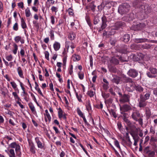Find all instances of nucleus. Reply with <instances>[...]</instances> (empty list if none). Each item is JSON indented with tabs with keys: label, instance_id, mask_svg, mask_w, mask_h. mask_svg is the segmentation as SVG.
<instances>
[{
	"label": "nucleus",
	"instance_id": "nucleus-60",
	"mask_svg": "<svg viewBox=\"0 0 157 157\" xmlns=\"http://www.w3.org/2000/svg\"><path fill=\"white\" fill-rule=\"evenodd\" d=\"M110 113L115 118H116L117 117V115L116 113L114 111V110H112Z\"/></svg>",
	"mask_w": 157,
	"mask_h": 157
},
{
	"label": "nucleus",
	"instance_id": "nucleus-7",
	"mask_svg": "<svg viewBox=\"0 0 157 157\" xmlns=\"http://www.w3.org/2000/svg\"><path fill=\"white\" fill-rule=\"evenodd\" d=\"M140 100L139 103V106L140 108H144L146 106L147 102L143 98V94H141L140 95Z\"/></svg>",
	"mask_w": 157,
	"mask_h": 157
},
{
	"label": "nucleus",
	"instance_id": "nucleus-59",
	"mask_svg": "<svg viewBox=\"0 0 157 157\" xmlns=\"http://www.w3.org/2000/svg\"><path fill=\"white\" fill-rule=\"evenodd\" d=\"M31 95L32 98H33L34 101L38 105V103L36 101V99L33 93H31Z\"/></svg>",
	"mask_w": 157,
	"mask_h": 157
},
{
	"label": "nucleus",
	"instance_id": "nucleus-42",
	"mask_svg": "<svg viewBox=\"0 0 157 157\" xmlns=\"http://www.w3.org/2000/svg\"><path fill=\"white\" fill-rule=\"evenodd\" d=\"M114 140H115V141H114V144L119 149L121 150V148L118 141L115 139H114Z\"/></svg>",
	"mask_w": 157,
	"mask_h": 157
},
{
	"label": "nucleus",
	"instance_id": "nucleus-48",
	"mask_svg": "<svg viewBox=\"0 0 157 157\" xmlns=\"http://www.w3.org/2000/svg\"><path fill=\"white\" fill-rule=\"evenodd\" d=\"M13 46L14 47V49L13 50V52L14 54H16L18 50V46L16 44H14Z\"/></svg>",
	"mask_w": 157,
	"mask_h": 157
},
{
	"label": "nucleus",
	"instance_id": "nucleus-15",
	"mask_svg": "<svg viewBox=\"0 0 157 157\" xmlns=\"http://www.w3.org/2000/svg\"><path fill=\"white\" fill-rule=\"evenodd\" d=\"M60 44L57 41H55L53 44V47L54 50L56 51L59 50L60 48Z\"/></svg>",
	"mask_w": 157,
	"mask_h": 157
},
{
	"label": "nucleus",
	"instance_id": "nucleus-8",
	"mask_svg": "<svg viewBox=\"0 0 157 157\" xmlns=\"http://www.w3.org/2000/svg\"><path fill=\"white\" fill-rule=\"evenodd\" d=\"M145 26V24L144 23H138L136 25H134L132 26L133 29L135 30H141L143 29Z\"/></svg>",
	"mask_w": 157,
	"mask_h": 157
},
{
	"label": "nucleus",
	"instance_id": "nucleus-10",
	"mask_svg": "<svg viewBox=\"0 0 157 157\" xmlns=\"http://www.w3.org/2000/svg\"><path fill=\"white\" fill-rule=\"evenodd\" d=\"M119 101L121 103L128 102L129 101V96L127 94H124L122 96Z\"/></svg>",
	"mask_w": 157,
	"mask_h": 157
},
{
	"label": "nucleus",
	"instance_id": "nucleus-31",
	"mask_svg": "<svg viewBox=\"0 0 157 157\" xmlns=\"http://www.w3.org/2000/svg\"><path fill=\"white\" fill-rule=\"evenodd\" d=\"M72 59L73 61H76L79 60L80 57L78 55L75 54L72 56Z\"/></svg>",
	"mask_w": 157,
	"mask_h": 157
},
{
	"label": "nucleus",
	"instance_id": "nucleus-12",
	"mask_svg": "<svg viewBox=\"0 0 157 157\" xmlns=\"http://www.w3.org/2000/svg\"><path fill=\"white\" fill-rule=\"evenodd\" d=\"M131 117L134 120H137V118L140 117V114L138 111L135 110L132 112Z\"/></svg>",
	"mask_w": 157,
	"mask_h": 157
},
{
	"label": "nucleus",
	"instance_id": "nucleus-4",
	"mask_svg": "<svg viewBox=\"0 0 157 157\" xmlns=\"http://www.w3.org/2000/svg\"><path fill=\"white\" fill-rule=\"evenodd\" d=\"M127 74L129 76L132 78H135L138 75V73L137 70L131 69L128 71Z\"/></svg>",
	"mask_w": 157,
	"mask_h": 157
},
{
	"label": "nucleus",
	"instance_id": "nucleus-13",
	"mask_svg": "<svg viewBox=\"0 0 157 157\" xmlns=\"http://www.w3.org/2000/svg\"><path fill=\"white\" fill-rule=\"evenodd\" d=\"M35 140L36 143L37 144L38 147L41 149L44 148V144L42 143V142L40 140L39 137H36L35 138Z\"/></svg>",
	"mask_w": 157,
	"mask_h": 157
},
{
	"label": "nucleus",
	"instance_id": "nucleus-23",
	"mask_svg": "<svg viewBox=\"0 0 157 157\" xmlns=\"http://www.w3.org/2000/svg\"><path fill=\"white\" fill-rule=\"evenodd\" d=\"M124 25V23L121 21L118 22L116 23L115 24V26L116 27V29H117L123 26Z\"/></svg>",
	"mask_w": 157,
	"mask_h": 157
},
{
	"label": "nucleus",
	"instance_id": "nucleus-41",
	"mask_svg": "<svg viewBox=\"0 0 157 157\" xmlns=\"http://www.w3.org/2000/svg\"><path fill=\"white\" fill-rule=\"evenodd\" d=\"M54 31L52 30H50L49 31V36L50 37L51 39L52 40H54Z\"/></svg>",
	"mask_w": 157,
	"mask_h": 157
},
{
	"label": "nucleus",
	"instance_id": "nucleus-52",
	"mask_svg": "<svg viewBox=\"0 0 157 157\" xmlns=\"http://www.w3.org/2000/svg\"><path fill=\"white\" fill-rule=\"evenodd\" d=\"M17 144L16 142H13L9 145V147L12 148H15Z\"/></svg>",
	"mask_w": 157,
	"mask_h": 157
},
{
	"label": "nucleus",
	"instance_id": "nucleus-26",
	"mask_svg": "<svg viewBox=\"0 0 157 157\" xmlns=\"http://www.w3.org/2000/svg\"><path fill=\"white\" fill-rule=\"evenodd\" d=\"M58 116L60 119H61L63 117V111L60 108H59L58 109Z\"/></svg>",
	"mask_w": 157,
	"mask_h": 157
},
{
	"label": "nucleus",
	"instance_id": "nucleus-25",
	"mask_svg": "<svg viewBox=\"0 0 157 157\" xmlns=\"http://www.w3.org/2000/svg\"><path fill=\"white\" fill-rule=\"evenodd\" d=\"M10 84L15 90L17 91L18 93H19V90L17 88V85L16 84V83L13 81L10 82Z\"/></svg>",
	"mask_w": 157,
	"mask_h": 157
},
{
	"label": "nucleus",
	"instance_id": "nucleus-54",
	"mask_svg": "<svg viewBox=\"0 0 157 157\" xmlns=\"http://www.w3.org/2000/svg\"><path fill=\"white\" fill-rule=\"evenodd\" d=\"M44 54H45V58L46 59L48 60H49V53L47 51H46L44 52Z\"/></svg>",
	"mask_w": 157,
	"mask_h": 157
},
{
	"label": "nucleus",
	"instance_id": "nucleus-37",
	"mask_svg": "<svg viewBox=\"0 0 157 157\" xmlns=\"http://www.w3.org/2000/svg\"><path fill=\"white\" fill-rule=\"evenodd\" d=\"M150 95V93L149 92H147L146 93L144 96L143 95V98L144 99L146 100L149 98Z\"/></svg>",
	"mask_w": 157,
	"mask_h": 157
},
{
	"label": "nucleus",
	"instance_id": "nucleus-22",
	"mask_svg": "<svg viewBox=\"0 0 157 157\" xmlns=\"http://www.w3.org/2000/svg\"><path fill=\"white\" fill-rule=\"evenodd\" d=\"M21 25L22 29H25L27 28V25L23 17H21Z\"/></svg>",
	"mask_w": 157,
	"mask_h": 157
},
{
	"label": "nucleus",
	"instance_id": "nucleus-14",
	"mask_svg": "<svg viewBox=\"0 0 157 157\" xmlns=\"http://www.w3.org/2000/svg\"><path fill=\"white\" fill-rule=\"evenodd\" d=\"M29 144L31 152L33 154H35L36 151L35 145L33 142H29Z\"/></svg>",
	"mask_w": 157,
	"mask_h": 157
},
{
	"label": "nucleus",
	"instance_id": "nucleus-46",
	"mask_svg": "<svg viewBox=\"0 0 157 157\" xmlns=\"http://www.w3.org/2000/svg\"><path fill=\"white\" fill-rule=\"evenodd\" d=\"M78 75L79 78L81 80H82L84 77V74L83 72H79L78 73Z\"/></svg>",
	"mask_w": 157,
	"mask_h": 157
},
{
	"label": "nucleus",
	"instance_id": "nucleus-1",
	"mask_svg": "<svg viewBox=\"0 0 157 157\" xmlns=\"http://www.w3.org/2000/svg\"><path fill=\"white\" fill-rule=\"evenodd\" d=\"M122 81L124 82L127 83L126 84V89L129 92H132L135 90L136 83L134 82L131 78L126 77L122 76Z\"/></svg>",
	"mask_w": 157,
	"mask_h": 157
},
{
	"label": "nucleus",
	"instance_id": "nucleus-32",
	"mask_svg": "<svg viewBox=\"0 0 157 157\" xmlns=\"http://www.w3.org/2000/svg\"><path fill=\"white\" fill-rule=\"evenodd\" d=\"M50 1L51 3L52 4L54 3L55 1L53 0H47L46 3V6L48 8H49L51 6Z\"/></svg>",
	"mask_w": 157,
	"mask_h": 157
},
{
	"label": "nucleus",
	"instance_id": "nucleus-3",
	"mask_svg": "<svg viewBox=\"0 0 157 157\" xmlns=\"http://www.w3.org/2000/svg\"><path fill=\"white\" fill-rule=\"evenodd\" d=\"M149 70L150 71L147 72L146 74L147 76L150 78H155L156 77V74H157V69L155 68L150 67Z\"/></svg>",
	"mask_w": 157,
	"mask_h": 157
},
{
	"label": "nucleus",
	"instance_id": "nucleus-17",
	"mask_svg": "<svg viewBox=\"0 0 157 157\" xmlns=\"http://www.w3.org/2000/svg\"><path fill=\"white\" fill-rule=\"evenodd\" d=\"M145 114L146 118L148 119L151 115V112L150 109L148 107L145 108Z\"/></svg>",
	"mask_w": 157,
	"mask_h": 157
},
{
	"label": "nucleus",
	"instance_id": "nucleus-19",
	"mask_svg": "<svg viewBox=\"0 0 157 157\" xmlns=\"http://www.w3.org/2000/svg\"><path fill=\"white\" fill-rule=\"evenodd\" d=\"M68 38L71 40H73L75 38V34L73 32L69 33Z\"/></svg>",
	"mask_w": 157,
	"mask_h": 157
},
{
	"label": "nucleus",
	"instance_id": "nucleus-63",
	"mask_svg": "<svg viewBox=\"0 0 157 157\" xmlns=\"http://www.w3.org/2000/svg\"><path fill=\"white\" fill-rule=\"evenodd\" d=\"M6 59L8 61H11L12 59V56L11 55L7 56L6 57Z\"/></svg>",
	"mask_w": 157,
	"mask_h": 157
},
{
	"label": "nucleus",
	"instance_id": "nucleus-64",
	"mask_svg": "<svg viewBox=\"0 0 157 157\" xmlns=\"http://www.w3.org/2000/svg\"><path fill=\"white\" fill-rule=\"evenodd\" d=\"M153 93L157 97L156 99L157 100V88H155L153 90Z\"/></svg>",
	"mask_w": 157,
	"mask_h": 157
},
{
	"label": "nucleus",
	"instance_id": "nucleus-27",
	"mask_svg": "<svg viewBox=\"0 0 157 157\" xmlns=\"http://www.w3.org/2000/svg\"><path fill=\"white\" fill-rule=\"evenodd\" d=\"M28 105L33 113H34L36 112L35 107L32 102L29 103Z\"/></svg>",
	"mask_w": 157,
	"mask_h": 157
},
{
	"label": "nucleus",
	"instance_id": "nucleus-34",
	"mask_svg": "<svg viewBox=\"0 0 157 157\" xmlns=\"http://www.w3.org/2000/svg\"><path fill=\"white\" fill-rule=\"evenodd\" d=\"M151 47L150 45L147 44H145L141 45V47L143 49H148Z\"/></svg>",
	"mask_w": 157,
	"mask_h": 157
},
{
	"label": "nucleus",
	"instance_id": "nucleus-16",
	"mask_svg": "<svg viewBox=\"0 0 157 157\" xmlns=\"http://www.w3.org/2000/svg\"><path fill=\"white\" fill-rule=\"evenodd\" d=\"M147 39L145 38H135L134 39L135 42L137 43H142L147 41Z\"/></svg>",
	"mask_w": 157,
	"mask_h": 157
},
{
	"label": "nucleus",
	"instance_id": "nucleus-58",
	"mask_svg": "<svg viewBox=\"0 0 157 157\" xmlns=\"http://www.w3.org/2000/svg\"><path fill=\"white\" fill-rule=\"evenodd\" d=\"M136 121H138L139 124L141 125H142L143 123V119L141 118H140L139 119L137 118V120H135Z\"/></svg>",
	"mask_w": 157,
	"mask_h": 157
},
{
	"label": "nucleus",
	"instance_id": "nucleus-36",
	"mask_svg": "<svg viewBox=\"0 0 157 157\" xmlns=\"http://www.w3.org/2000/svg\"><path fill=\"white\" fill-rule=\"evenodd\" d=\"M75 95H76V98H77L78 101L79 102H82V100L81 99V98L82 97V95L81 94H80L78 95V94L77 92H76L75 90Z\"/></svg>",
	"mask_w": 157,
	"mask_h": 157
},
{
	"label": "nucleus",
	"instance_id": "nucleus-51",
	"mask_svg": "<svg viewBox=\"0 0 157 157\" xmlns=\"http://www.w3.org/2000/svg\"><path fill=\"white\" fill-rule=\"evenodd\" d=\"M58 8L55 6H52L51 10L52 12H57L58 11Z\"/></svg>",
	"mask_w": 157,
	"mask_h": 157
},
{
	"label": "nucleus",
	"instance_id": "nucleus-29",
	"mask_svg": "<svg viewBox=\"0 0 157 157\" xmlns=\"http://www.w3.org/2000/svg\"><path fill=\"white\" fill-rule=\"evenodd\" d=\"M121 113L123 115V119L125 122L129 120L127 118L128 116V113H125V112L122 113L121 112Z\"/></svg>",
	"mask_w": 157,
	"mask_h": 157
},
{
	"label": "nucleus",
	"instance_id": "nucleus-50",
	"mask_svg": "<svg viewBox=\"0 0 157 157\" xmlns=\"http://www.w3.org/2000/svg\"><path fill=\"white\" fill-rule=\"evenodd\" d=\"M21 39V37L20 36H17L14 38V40L16 43H18Z\"/></svg>",
	"mask_w": 157,
	"mask_h": 157
},
{
	"label": "nucleus",
	"instance_id": "nucleus-49",
	"mask_svg": "<svg viewBox=\"0 0 157 157\" xmlns=\"http://www.w3.org/2000/svg\"><path fill=\"white\" fill-rule=\"evenodd\" d=\"M130 134L134 140H139V137L137 135L134 134L132 133H130Z\"/></svg>",
	"mask_w": 157,
	"mask_h": 157
},
{
	"label": "nucleus",
	"instance_id": "nucleus-39",
	"mask_svg": "<svg viewBox=\"0 0 157 157\" xmlns=\"http://www.w3.org/2000/svg\"><path fill=\"white\" fill-rule=\"evenodd\" d=\"M101 95L103 98L105 99V100L106 99L109 98L110 96V94L109 93H106L103 92H102Z\"/></svg>",
	"mask_w": 157,
	"mask_h": 157
},
{
	"label": "nucleus",
	"instance_id": "nucleus-9",
	"mask_svg": "<svg viewBox=\"0 0 157 157\" xmlns=\"http://www.w3.org/2000/svg\"><path fill=\"white\" fill-rule=\"evenodd\" d=\"M120 109L121 112H125L131 110V107L129 105L124 104L122 106H120Z\"/></svg>",
	"mask_w": 157,
	"mask_h": 157
},
{
	"label": "nucleus",
	"instance_id": "nucleus-56",
	"mask_svg": "<svg viewBox=\"0 0 157 157\" xmlns=\"http://www.w3.org/2000/svg\"><path fill=\"white\" fill-rule=\"evenodd\" d=\"M155 154V152L154 151L150 152L148 153L149 157H154Z\"/></svg>",
	"mask_w": 157,
	"mask_h": 157
},
{
	"label": "nucleus",
	"instance_id": "nucleus-5",
	"mask_svg": "<svg viewBox=\"0 0 157 157\" xmlns=\"http://www.w3.org/2000/svg\"><path fill=\"white\" fill-rule=\"evenodd\" d=\"M102 24L101 27L98 30L99 32H100L104 29L107 26L106 22L107 19L105 16H103L101 17Z\"/></svg>",
	"mask_w": 157,
	"mask_h": 157
},
{
	"label": "nucleus",
	"instance_id": "nucleus-55",
	"mask_svg": "<svg viewBox=\"0 0 157 157\" xmlns=\"http://www.w3.org/2000/svg\"><path fill=\"white\" fill-rule=\"evenodd\" d=\"M113 81L117 84H118L120 82V79L118 78H114L113 79Z\"/></svg>",
	"mask_w": 157,
	"mask_h": 157
},
{
	"label": "nucleus",
	"instance_id": "nucleus-2",
	"mask_svg": "<svg viewBox=\"0 0 157 157\" xmlns=\"http://www.w3.org/2000/svg\"><path fill=\"white\" fill-rule=\"evenodd\" d=\"M129 9V5L128 3H124L119 6L118 9V12L122 14L128 12Z\"/></svg>",
	"mask_w": 157,
	"mask_h": 157
},
{
	"label": "nucleus",
	"instance_id": "nucleus-57",
	"mask_svg": "<svg viewBox=\"0 0 157 157\" xmlns=\"http://www.w3.org/2000/svg\"><path fill=\"white\" fill-rule=\"evenodd\" d=\"M51 21L52 24L53 25L55 24V17L54 16H52L50 17Z\"/></svg>",
	"mask_w": 157,
	"mask_h": 157
},
{
	"label": "nucleus",
	"instance_id": "nucleus-62",
	"mask_svg": "<svg viewBox=\"0 0 157 157\" xmlns=\"http://www.w3.org/2000/svg\"><path fill=\"white\" fill-rule=\"evenodd\" d=\"M18 6L21 9H23L24 8L23 3L21 2L18 3Z\"/></svg>",
	"mask_w": 157,
	"mask_h": 157
},
{
	"label": "nucleus",
	"instance_id": "nucleus-43",
	"mask_svg": "<svg viewBox=\"0 0 157 157\" xmlns=\"http://www.w3.org/2000/svg\"><path fill=\"white\" fill-rule=\"evenodd\" d=\"M100 21V20L99 18V17L98 16H96L94 17V25H96L98 23V22Z\"/></svg>",
	"mask_w": 157,
	"mask_h": 157
},
{
	"label": "nucleus",
	"instance_id": "nucleus-53",
	"mask_svg": "<svg viewBox=\"0 0 157 157\" xmlns=\"http://www.w3.org/2000/svg\"><path fill=\"white\" fill-rule=\"evenodd\" d=\"M87 94L90 97H93L94 96V92L92 90L88 91L87 92Z\"/></svg>",
	"mask_w": 157,
	"mask_h": 157
},
{
	"label": "nucleus",
	"instance_id": "nucleus-28",
	"mask_svg": "<svg viewBox=\"0 0 157 157\" xmlns=\"http://www.w3.org/2000/svg\"><path fill=\"white\" fill-rule=\"evenodd\" d=\"M110 62L115 65H117L119 63V60L114 57L112 58L110 60Z\"/></svg>",
	"mask_w": 157,
	"mask_h": 157
},
{
	"label": "nucleus",
	"instance_id": "nucleus-21",
	"mask_svg": "<svg viewBox=\"0 0 157 157\" xmlns=\"http://www.w3.org/2000/svg\"><path fill=\"white\" fill-rule=\"evenodd\" d=\"M17 71L20 77L22 78H24L23 71L22 70L21 67H18L17 69Z\"/></svg>",
	"mask_w": 157,
	"mask_h": 157
},
{
	"label": "nucleus",
	"instance_id": "nucleus-38",
	"mask_svg": "<svg viewBox=\"0 0 157 157\" xmlns=\"http://www.w3.org/2000/svg\"><path fill=\"white\" fill-rule=\"evenodd\" d=\"M10 154L9 155L10 157H16L14 150L13 149H11L9 151Z\"/></svg>",
	"mask_w": 157,
	"mask_h": 157
},
{
	"label": "nucleus",
	"instance_id": "nucleus-35",
	"mask_svg": "<svg viewBox=\"0 0 157 157\" xmlns=\"http://www.w3.org/2000/svg\"><path fill=\"white\" fill-rule=\"evenodd\" d=\"M25 12L26 17H29L31 15V13L29 8H27L25 10Z\"/></svg>",
	"mask_w": 157,
	"mask_h": 157
},
{
	"label": "nucleus",
	"instance_id": "nucleus-44",
	"mask_svg": "<svg viewBox=\"0 0 157 157\" xmlns=\"http://www.w3.org/2000/svg\"><path fill=\"white\" fill-rule=\"evenodd\" d=\"M89 6L93 11H94V10L96 7V6L94 5L93 2H92L90 4Z\"/></svg>",
	"mask_w": 157,
	"mask_h": 157
},
{
	"label": "nucleus",
	"instance_id": "nucleus-6",
	"mask_svg": "<svg viewBox=\"0 0 157 157\" xmlns=\"http://www.w3.org/2000/svg\"><path fill=\"white\" fill-rule=\"evenodd\" d=\"M66 47L67 48V50L68 52L69 50V48L70 47L71 48V52L72 53L73 52V48H75L76 47V45L74 43L71 41H67L66 42Z\"/></svg>",
	"mask_w": 157,
	"mask_h": 157
},
{
	"label": "nucleus",
	"instance_id": "nucleus-11",
	"mask_svg": "<svg viewBox=\"0 0 157 157\" xmlns=\"http://www.w3.org/2000/svg\"><path fill=\"white\" fill-rule=\"evenodd\" d=\"M133 59L135 61H138L140 60L141 59H142L143 57V55L141 53L138 54L137 55H135L133 54Z\"/></svg>",
	"mask_w": 157,
	"mask_h": 157
},
{
	"label": "nucleus",
	"instance_id": "nucleus-30",
	"mask_svg": "<svg viewBox=\"0 0 157 157\" xmlns=\"http://www.w3.org/2000/svg\"><path fill=\"white\" fill-rule=\"evenodd\" d=\"M125 122L126 123L127 125L128 126L130 129H132L134 127V124L131 123L129 120Z\"/></svg>",
	"mask_w": 157,
	"mask_h": 157
},
{
	"label": "nucleus",
	"instance_id": "nucleus-61",
	"mask_svg": "<svg viewBox=\"0 0 157 157\" xmlns=\"http://www.w3.org/2000/svg\"><path fill=\"white\" fill-rule=\"evenodd\" d=\"M20 149V146L18 144H17L15 148V150L16 152H17Z\"/></svg>",
	"mask_w": 157,
	"mask_h": 157
},
{
	"label": "nucleus",
	"instance_id": "nucleus-24",
	"mask_svg": "<svg viewBox=\"0 0 157 157\" xmlns=\"http://www.w3.org/2000/svg\"><path fill=\"white\" fill-rule=\"evenodd\" d=\"M86 106L87 110L90 112L91 110V106L90 101L89 100H87L86 101Z\"/></svg>",
	"mask_w": 157,
	"mask_h": 157
},
{
	"label": "nucleus",
	"instance_id": "nucleus-45",
	"mask_svg": "<svg viewBox=\"0 0 157 157\" xmlns=\"http://www.w3.org/2000/svg\"><path fill=\"white\" fill-rule=\"evenodd\" d=\"M113 102V100L111 98H109L107 100H105V102L106 104H107L109 105L112 104Z\"/></svg>",
	"mask_w": 157,
	"mask_h": 157
},
{
	"label": "nucleus",
	"instance_id": "nucleus-20",
	"mask_svg": "<svg viewBox=\"0 0 157 157\" xmlns=\"http://www.w3.org/2000/svg\"><path fill=\"white\" fill-rule=\"evenodd\" d=\"M135 88V90H136L139 93L143 92L144 90V88L138 84L136 85Z\"/></svg>",
	"mask_w": 157,
	"mask_h": 157
},
{
	"label": "nucleus",
	"instance_id": "nucleus-33",
	"mask_svg": "<svg viewBox=\"0 0 157 157\" xmlns=\"http://www.w3.org/2000/svg\"><path fill=\"white\" fill-rule=\"evenodd\" d=\"M110 4V2L108 0H103L101 4V6L103 7L107 5H109Z\"/></svg>",
	"mask_w": 157,
	"mask_h": 157
},
{
	"label": "nucleus",
	"instance_id": "nucleus-18",
	"mask_svg": "<svg viewBox=\"0 0 157 157\" xmlns=\"http://www.w3.org/2000/svg\"><path fill=\"white\" fill-rule=\"evenodd\" d=\"M130 39L129 35L128 34H125L121 38V40L124 42H128Z\"/></svg>",
	"mask_w": 157,
	"mask_h": 157
},
{
	"label": "nucleus",
	"instance_id": "nucleus-40",
	"mask_svg": "<svg viewBox=\"0 0 157 157\" xmlns=\"http://www.w3.org/2000/svg\"><path fill=\"white\" fill-rule=\"evenodd\" d=\"M77 112L78 114L81 117L84 116L82 112L81 111L79 108L78 107L77 109Z\"/></svg>",
	"mask_w": 157,
	"mask_h": 157
},
{
	"label": "nucleus",
	"instance_id": "nucleus-47",
	"mask_svg": "<svg viewBox=\"0 0 157 157\" xmlns=\"http://www.w3.org/2000/svg\"><path fill=\"white\" fill-rule=\"evenodd\" d=\"M13 30L17 31L18 29V23L16 22L15 23L13 26Z\"/></svg>",
	"mask_w": 157,
	"mask_h": 157
}]
</instances>
